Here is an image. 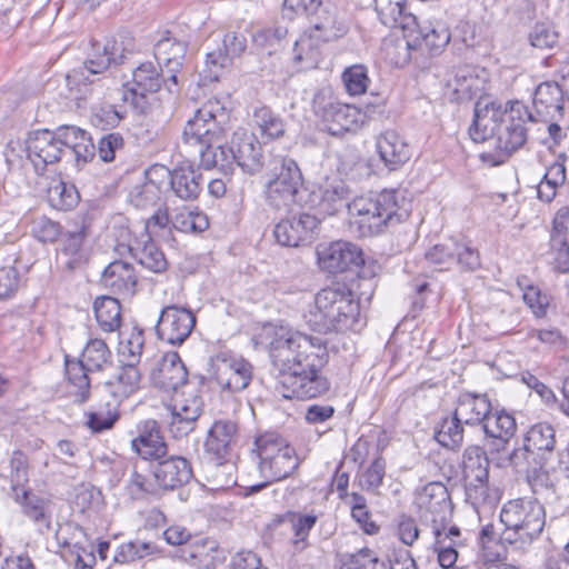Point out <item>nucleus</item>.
I'll list each match as a JSON object with an SVG mask.
<instances>
[{
  "mask_svg": "<svg viewBox=\"0 0 569 569\" xmlns=\"http://www.w3.org/2000/svg\"><path fill=\"white\" fill-rule=\"evenodd\" d=\"M253 121L262 139H278L286 132L283 119L268 107L256 109L253 112Z\"/></svg>",
  "mask_w": 569,
  "mask_h": 569,
  "instance_id": "44",
  "label": "nucleus"
},
{
  "mask_svg": "<svg viewBox=\"0 0 569 569\" xmlns=\"http://www.w3.org/2000/svg\"><path fill=\"white\" fill-rule=\"evenodd\" d=\"M386 462L382 458H377L362 473L360 485L368 491L376 492L382 485L385 477Z\"/></svg>",
  "mask_w": 569,
  "mask_h": 569,
  "instance_id": "63",
  "label": "nucleus"
},
{
  "mask_svg": "<svg viewBox=\"0 0 569 569\" xmlns=\"http://www.w3.org/2000/svg\"><path fill=\"white\" fill-rule=\"evenodd\" d=\"M342 569H387V565L376 557L369 548H362L348 556Z\"/></svg>",
  "mask_w": 569,
  "mask_h": 569,
  "instance_id": "60",
  "label": "nucleus"
},
{
  "mask_svg": "<svg viewBox=\"0 0 569 569\" xmlns=\"http://www.w3.org/2000/svg\"><path fill=\"white\" fill-rule=\"evenodd\" d=\"M62 546L67 548L64 557L74 561V569H93L96 565L94 546L88 539L82 527L66 523L58 533Z\"/></svg>",
  "mask_w": 569,
  "mask_h": 569,
  "instance_id": "19",
  "label": "nucleus"
},
{
  "mask_svg": "<svg viewBox=\"0 0 569 569\" xmlns=\"http://www.w3.org/2000/svg\"><path fill=\"white\" fill-rule=\"evenodd\" d=\"M316 40V36L309 30L306 31L296 41L293 47V60L298 64H302L305 69L316 68L320 61V44Z\"/></svg>",
  "mask_w": 569,
  "mask_h": 569,
  "instance_id": "43",
  "label": "nucleus"
},
{
  "mask_svg": "<svg viewBox=\"0 0 569 569\" xmlns=\"http://www.w3.org/2000/svg\"><path fill=\"white\" fill-rule=\"evenodd\" d=\"M227 119L224 106L218 99H209L188 120L182 134L184 142L200 147L222 142Z\"/></svg>",
  "mask_w": 569,
  "mask_h": 569,
  "instance_id": "8",
  "label": "nucleus"
},
{
  "mask_svg": "<svg viewBox=\"0 0 569 569\" xmlns=\"http://www.w3.org/2000/svg\"><path fill=\"white\" fill-rule=\"evenodd\" d=\"M350 28L347 16L335 4L326 3L310 19L309 31L318 42H331L345 37Z\"/></svg>",
  "mask_w": 569,
  "mask_h": 569,
  "instance_id": "20",
  "label": "nucleus"
},
{
  "mask_svg": "<svg viewBox=\"0 0 569 569\" xmlns=\"http://www.w3.org/2000/svg\"><path fill=\"white\" fill-rule=\"evenodd\" d=\"M271 363L278 370V390L286 399L325 395L330 383L321 375L329 355L320 338L280 327L269 343Z\"/></svg>",
  "mask_w": 569,
  "mask_h": 569,
  "instance_id": "1",
  "label": "nucleus"
},
{
  "mask_svg": "<svg viewBox=\"0 0 569 569\" xmlns=\"http://www.w3.org/2000/svg\"><path fill=\"white\" fill-rule=\"evenodd\" d=\"M107 410H97L88 415V426L94 432L110 429L119 418V405L113 401L106 402Z\"/></svg>",
  "mask_w": 569,
  "mask_h": 569,
  "instance_id": "58",
  "label": "nucleus"
},
{
  "mask_svg": "<svg viewBox=\"0 0 569 569\" xmlns=\"http://www.w3.org/2000/svg\"><path fill=\"white\" fill-rule=\"evenodd\" d=\"M190 557L194 565L204 569H216L226 560V551L212 539H201L191 546Z\"/></svg>",
  "mask_w": 569,
  "mask_h": 569,
  "instance_id": "41",
  "label": "nucleus"
},
{
  "mask_svg": "<svg viewBox=\"0 0 569 569\" xmlns=\"http://www.w3.org/2000/svg\"><path fill=\"white\" fill-rule=\"evenodd\" d=\"M188 43L167 32L158 40L153 48V54L160 70L167 74L166 88L168 91H178L183 68L187 63Z\"/></svg>",
  "mask_w": 569,
  "mask_h": 569,
  "instance_id": "9",
  "label": "nucleus"
},
{
  "mask_svg": "<svg viewBox=\"0 0 569 569\" xmlns=\"http://www.w3.org/2000/svg\"><path fill=\"white\" fill-rule=\"evenodd\" d=\"M144 347L143 330L133 327L129 333H123V339L119 343V356L123 363L137 365L140 362Z\"/></svg>",
  "mask_w": 569,
  "mask_h": 569,
  "instance_id": "48",
  "label": "nucleus"
},
{
  "mask_svg": "<svg viewBox=\"0 0 569 569\" xmlns=\"http://www.w3.org/2000/svg\"><path fill=\"white\" fill-rule=\"evenodd\" d=\"M500 521L505 526L500 535L501 543L523 549L541 535L546 526V511L535 499H512L502 506Z\"/></svg>",
  "mask_w": 569,
  "mask_h": 569,
  "instance_id": "5",
  "label": "nucleus"
},
{
  "mask_svg": "<svg viewBox=\"0 0 569 569\" xmlns=\"http://www.w3.org/2000/svg\"><path fill=\"white\" fill-rule=\"evenodd\" d=\"M138 437L132 439V449L144 460L161 459L167 455V445L156 420L149 419L138 425Z\"/></svg>",
  "mask_w": 569,
  "mask_h": 569,
  "instance_id": "26",
  "label": "nucleus"
},
{
  "mask_svg": "<svg viewBox=\"0 0 569 569\" xmlns=\"http://www.w3.org/2000/svg\"><path fill=\"white\" fill-rule=\"evenodd\" d=\"M233 471L234 465L232 460L217 461L209 459L206 466V480L216 489L226 488L236 482Z\"/></svg>",
  "mask_w": 569,
  "mask_h": 569,
  "instance_id": "52",
  "label": "nucleus"
},
{
  "mask_svg": "<svg viewBox=\"0 0 569 569\" xmlns=\"http://www.w3.org/2000/svg\"><path fill=\"white\" fill-rule=\"evenodd\" d=\"M196 326V316L191 310L174 305L161 310L156 326L159 339L170 345H182Z\"/></svg>",
  "mask_w": 569,
  "mask_h": 569,
  "instance_id": "13",
  "label": "nucleus"
},
{
  "mask_svg": "<svg viewBox=\"0 0 569 569\" xmlns=\"http://www.w3.org/2000/svg\"><path fill=\"white\" fill-rule=\"evenodd\" d=\"M47 198L52 208L67 211L77 206L79 193L73 184L60 180L48 188Z\"/></svg>",
  "mask_w": 569,
  "mask_h": 569,
  "instance_id": "47",
  "label": "nucleus"
},
{
  "mask_svg": "<svg viewBox=\"0 0 569 569\" xmlns=\"http://www.w3.org/2000/svg\"><path fill=\"white\" fill-rule=\"evenodd\" d=\"M111 352L107 343L101 339H92L84 347L81 359L89 370H102L104 365L110 362Z\"/></svg>",
  "mask_w": 569,
  "mask_h": 569,
  "instance_id": "51",
  "label": "nucleus"
},
{
  "mask_svg": "<svg viewBox=\"0 0 569 569\" xmlns=\"http://www.w3.org/2000/svg\"><path fill=\"white\" fill-rule=\"evenodd\" d=\"M10 480L12 493L23 489L29 481V461L21 450L13 451L10 458Z\"/></svg>",
  "mask_w": 569,
  "mask_h": 569,
  "instance_id": "57",
  "label": "nucleus"
},
{
  "mask_svg": "<svg viewBox=\"0 0 569 569\" xmlns=\"http://www.w3.org/2000/svg\"><path fill=\"white\" fill-rule=\"evenodd\" d=\"M93 310L99 327L106 332H113L121 325V306L117 298L111 296L98 297L93 302Z\"/></svg>",
  "mask_w": 569,
  "mask_h": 569,
  "instance_id": "38",
  "label": "nucleus"
},
{
  "mask_svg": "<svg viewBox=\"0 0 569 569\" xmlns=\"http://www.w3.org/2000/svg\"><path fill=\"white\" fill-rule=\"evenodd\" d=\"M442 530L439 526L433 528V535L436 537V541L433 543L435 551L438 555L439 565L449 569L455 566L458 559V551L453 545H446V541L442 539Z\"/></svg>",
  "mask_w": 569,
  "mask_h": 569,
  "instance_id": "62",
  "label": "nucleus"
},
{
  "mask_svg": "<svg viewBox=\"0 0 569 569\" xmlns=\"http://www.w3.org/2000/svg\"><path fill=\"white\" fill-rule=\"evenodd\" d=\"M482 429L486 437L492 439L497 446L496 449L499 450L515 436L517 423L513 416L505 411L490 412L482 425Z\"/></svg>",
  "mask_w": 569,
  "mask_h": 569,
  "instance_id": "35",
  "label": "nucleus"
},
{
  "mask_svg": "<svg viewBox=\"0 0 569 569\" xmlns=\"http://www.w3.org/2000/svg\"><path fill=\"white\" fill-rule=\"evenodd\" d=\"M563 89L556 81H545L537 86L533 93V113L538 121L555 119L563 109Z\"/></svg>",
  "mask_w": 569,
  "mask_h": 569,
  "instance_id": "29",
  "label": "nucleus"
},
{
  "mask_svg": "<svg viewBox=\"0 0 569 569\" xmlns=\"http://www.w3.org/2000/svg\"><path fill=\"white\" fill-rule=\"evenodd\" d=\"M541 457L535 452L523 441L521 447L515 448L507 457L509 465L517 471L529 473L530 470H536L537 466H541Z\"/></svg>",
  "mask_w": 569,
  "mask_h": 569,
  "instance_id": "53",
  "label": "nucleus"
},
{
  "mask_svg": "<svg viewBox=\"0 0 569 569\" xmlns=\"http://www.w3.org/2000/svg\"><path fill=\"white\" fill-rule=\"evenodd\" d=\"M416 505L422 517L430 519L433 528L446 529L451 518L452 503L447 487L441 482L426 485L416 497Z\"/></svg>",
  "mask_w": 569,
  "mask_h": 569,
  "instance_id": "12",
  "label": "nucleus"
},
{
  "mask_svg": "<svg viewBox=\"0 0 569 569\" xmlns=\"http://www.w3.org/2000/svg\"><path fill=\"white\" fill-rule=\"evenodd\" d=\"M100 283L109 292L128 299L137 292L138 274L132 263L113 260L103 269Z\"/></svg>",
  "mask_w": 569,
  "mask_h": 569,
  "instance_id": "21",
  "label": "nucleus"
},
{
  "mask_svg": "<svg viewBox=\"0 0 569 569\" xmlns=\"http://www.w3.org/2000/svg\"><path fill=\"white\" fill-rule=\"evenodd\" d=\"M350 226L359 237L380 234L392 223L407 218L396 190L357 197L348 204Z\"/></svg>",
  "mask_w": 569,
  "mask_h": 569,
  "instance_id": "4",
  "label": "nucleus"
},
{
  "mask_svg": "<svg viewBox=\"0 0 569 569\" xmlns=\"http://www.w3.org/2000/svg\"><path fill=\"white\" fill-rule=\"evenodd\" d=\"M166 77L152 62H143L132 72V87L124 92L123 99L130 101L140 112L146 111V94L157 92L162 84L166 87Z\"/></svg>",
  "mask_w": 569,
  "mask_h": 569,
  "instance_id": "18",
  "label": "nucleus"
},
{
  "mask_svg": "<svg viewBox=\"0 0 569 569\" xmlns=\"http://www.w3.org/2000/svg\"><path fill=\"white\" fill-rule=\"evenodd\" d=\"M174 229L184 233H199L208 229L209 219L200 211L183 208L171 219Z\"/></svg>",
  "mask_w": 569,
  "mask_h": 569,
  "instance_id": "49",
  "label": "nucleus"
},
{
  "mask_svg": "<svg viewBox=\"0 0 569 569\" xmlns=\"http://www.w3.org/2000/svg\"><path fill=\"white\" fill-rule=\"evenodd\" d=\"M152 466V475L158 488L163 491H172L187 485L192 478L190 462L179 456H171Z\"/></svg>",
  "mask_w": 569,
  "mask_h": 569,
  "instance_id": "23",
  "label": "nucleus"
},
{
  "mask_svg": "<svg viewBox=\"0 0 569 569\" xmlns=\"http://www.w3.org/2000/svg\"><path fill=\"white\" fill-rule=\"evenodd\" d=\"M159 170L170 178L171 189L180 199L194 200L200 194L203 180L199 168H194L192 164H182L172 171L164 167H160Z\"/></svg>",
  "mask_w": 569,
  "mask_h": 569,
  "instance_id": "27",
  "label": "nucleus"
},
{
  "mask_svg": "<svg viewBox=\"0 0 569 569\" xmlns=\"http://www.w3.org/2000/svg\"><path fill=\"white\" fill-rule=\"evenodd\" d=\"M123 50L114 40L107 41L103 46L93 44V52L84 62V68L91 74H99L108 70L112 64L120 63Z\"/></svg>",
  "mask_w": 569,
  "mask_h": 569,
  "instance_id": "36",
  "label": "nucleus"
},
{
  "mask_svg": "<svg viewBox=\"0 0 569 569\" xmlns=\"http://www.w3.org/2000/svg\"><path fill=\"white\" fill-rule=\"evenodd\" d=\"M13 499L20 505L22 513L37 525L49 529L51 523V506L49 498L41 497L30 489H20L13 492Z\"/></svg>",
  "mask_w": 569,
  "mask_h": 569,
  "instance_id": "30",
  "label": "nucleus"
},
{
  "mask_svg": "<svg viewBox=\"0 0 569 569\" xmlns=\"http://www.w3.org/2000/svg\"><path fill=\"white\" fill-rule=\"evenodd\" d=\"M320 221L316 216L300 213L279 221L273 234L277 242L283 247L309 244L318 234Z\"/></svg>",
  "mask_w": 569,
  "mask_h": 569,
  "instance_id": "14",
  "label": "nucleus"
},
{
  "mask_svg": "<svg viewBox=\"0 0 569 569\" xmlns=\"http://www.w3.org/2000/svg\"><path fill=\"white\" fill-rule=\"evenodd\" d=\"M527 279H518L517 283L522 290V298L526 305L532 310V312L542 317L547 312V307L549 306V298L547 295L542 293L539 288L526 283Z\"/></svg>",
  "mask_w": 569,
  "mask_h": 569,
  "instance_id": "56",
  "label": "nucleus"
},
{
  "mask_svg": "<svg viewBox=\"0 0 569 569\" xmlns=\"http://www.w3.org/2000/svg\"><path fill=\"white\" fill-rule=\"evenodd\" d=\"M555 429L551 425L539 422L529 428L523 441L540 457L543 452H551L555 448Z\"/></svg>",
  "mask_w": 569,
  "mask_h": 569,
  "instance_id": "46",
  "label": "nucleus"
},
{
  "mask_svg": "<svg viewBox=\"0 0 569 569\" xmlns=\"http://www.w3.org/2000/svg\"><path fill=\"white\" fill-rule=\"evenodd\" d=\"M150 377L156 387L169 392L186 385L188 371L180 356L172 351L161 358Z\"/></svg>",
  "mask_w": 569,
  "mask_h": 569,
  "instance_id": "24",
  "label": "nucleus"
},
{
  "mask_svg": "<svg viewBox=\"0 0 569 569\" xmlns=\"http://www.w3.org/2000/svg\"><path fill=\"white\" fill-rule=\"evenodd\" d=\"M27 152L36 171L42 173L48 166L61 160L64 149H61V142L56 131L43 129L29 134Z\"/></svg>",
  "mask_w": 569,
  "mask_h": 569,
  "instance_id": "17",
  "label": "nucleus"
},
{
  "mask_svg": "<svg viewBox=\"0 0 569 569\" xmlns=\"http://www.w3.org/2000/svg\"><path fill=\"white\" fill-rule=\"evenodd\" d=\"M87 228L81 226L73 231L62 232L59 238V251L67 258L68 269L73 270L88 260V253L84 249Z\"/></svg>",
  "mask_w": 569,
  "mask_h": 569,
  "instance_id": "33",
  "label": "nucleus"
},
{
  "mask_svg": "<svg viewBox=\"0 0 569 569\" xmlns=\"http://www.w3.org/2000/svg\"><path fill=\"white\" fill-rule=\"evenodd\" d=\"M66 378L68 381V392L73 397L74 402L83 403L90 396V379L88 373L91 371L80 360L64 358Z\"/></svg>",
  "mask_w": 569,
  "mask_h": 569,
  "instance_id": "34",
  "label": "nucleus"
},
{
  "mask_svg": "<svg viewBox=\"0 0 569 569\" xmlns=\"http://www.w3.org/2000/svg\"><path fill=\"white\" fill-rule=\"evenodd\" d=\"M198 420V405L191 406L187 416L170 409V419L168 421L169 432L174 438H182L192 432Z\"/></svg>",
  "mask_w": 569,
  "mask_h": 569,
  "instance_id": "54",
  "label": "nucleus"
},
{
  "mask_svg": "<svg viewBox=\"0 0 569 569\" xmlns=\"http://www.w3.org/2000/svg\"><path fill=\"white\" fill-rule=\"evenodd\" d=\"M261 478V483L251 486V492H258L272 482L290 477L299 467L300 460L289 442L276 432H266L254 441L251 451Z\"/></svg>",
  "mask_w": 569,
  "mask_h": 569,
  "instance_id": "6",
  "label": "nucleus"
},
{
  "mask_svg": "<svg viewBox=\"0 0 569 569\" xmlns=\"http://www.w3.org/2000/svg\"><path fill=\"white\" fill-rule=\"evenodd\" d=\"M210 373L221 389L239 392L249 386L252 366L243 358L221 352L211 359Z\"/></svg>",
  "mask_w": 569,
  "mask_h": 569,
  "instance_id": "10",
  "label": "nucleus"
},
{
  "mask_svg": "<svg viewBox=\"0 0 569 569\" xmlns=\"http://www.w3.org/2000/svg\"><path fill=\"white\" fill-rule=\"evenodd\" d=\"M159 193V188L149 180L130 193V201L137 208H148L157 202Z\"/></svg>",
  "mask_w": 569,
  "mask_h": 569,
  "instance_id": "64",
  "label": "nucleus"
},
{
  "mask_svg": "<svg viewBox=\"0 0 569 569\" xmlns=\"http://www.w3.org/2000/svg\"><path fill=\"white\" fill-rule=\"evenodd\" d=\"M457 249L458 242L450 240L433 246L425 253V258L431 264L439 266L440 269H443L456 262Z\"/></svg>",
  "mask_w": 569,
  "mask_h": 569,
  "instance_id": "59",
  "label": "nucleus"
},
{
  "mask_svg": "<svg viewBox=\"0 0 569 569\" xmlns=\"http://www.w3.org/2000/svg\"><path fill=\"white\" fill-rule=\"evenodd\" d=\"M318 517L316 515H301L296 512H286L282 516H277L272 520V525L277 526L281 522L288 521L293 531V545L297 549L303 550L308 547V536L315 527Z\"/></svg>",
  "mask_w": 569,
  "mask_h": 569,
  "instance_id": "40",
  "label": "nucleus"
},
{
  "mask_svg": "<svg viewBox=\"0 0 569 569\" xmlns=\"http://www.w3.org/2000/svg\"><path fill=\"white\" fill-rule=\"evenodd\" d=\"M317 113L322 118L327 131L332 136L357 131L365 121V114L355 106L329 101L320 106L316 101Z\"/></svg>",
  "mask_w": 569,
  "mask_h": 569,
  "instance_id": "16",
  "label": "nucleus"
},
{
  "mask_svg": "<svg viewBox=\"0 0 569 569\" xmlns=\"http://www.w3.org/2000/svg\"><path fill=\"white\" fill-rule=\"evenodd\" d=\"M141 372L137 365L123 363L114 380L104 385V392L111 401L120 406L121 401L133 395L140 387Z\"/></svg>",
  "mask_w": 569,
  "mask_h": 569,
  "instance_id": "32",
  "label": "nucleus"
},
{
  "mask_svg": "<svg viewBox=\"0 0 569 569\" xmlns=\"http://www.w3.org/2000/svg\"><path fill=\"white\" fill-rule=\"evenodd\" d=\"M465 423L453 412L451 418L442 420L440 428L436 431V440L446 448L456 449L460 447L463 441V428Z\"/></svg>",
  "mask_w": 569,
  "mask_h": 569,
  "instance_id": "50",
  "label": "nucleus"
},
{
  "mask_svg": "<svg viewBox=\"0 0 569 569\" xmlns=\"http://www.w3.org/2000/svg\"><path fill=\"white\" fill-rule=\"evenodd\" d=\"M130 251L146 269L156 273L167 270L168 262L163 252L149 237L142 247L130 248Z\"/></svg>",
  "mask_w": 569,
  "mask_h": 569,
  "instance_id": "45",
  "label": "nucleus"
},
{
  "mask_svg": "<svg viewBox=\"0 0 569 569\" xmlns=\"http://www.w3.org/2000/svg\"><path fill=\"white\" fill-rule=\"evenodd\" d=\"M462 473L466 481L489 479V460L480 446H468L462 455Z\"/></svg>",
  "mask_w": 569,
  "mask_h": 569,
  "instance_id": "39",
  "label": "nucleus"
},
{
  "mask_svg": "<svg viewBox=\"0 0 569 569\" xmlns=\"http://www.w3.org/2000/svg\"><path fill=\"white\" fill-rule=\"evenodd\" d=\"M453 412L465 425H483L491 412V402L487 395L462 393Z\"/></svg>",
  "mask_w": 569,
  "mask_h": 569,
  "instance_id": "31",
  "label": "nucleus"
},
{
  "mask_svg": "<svg viewBox=\"0 0 569 569\" xmlns=\"http://www.w3.org/2000/svg\"><path fill=\"white\" fill-rule=\"evenodd\" d=\"M231 147L234 162L247 173L254 174L263 168V153L257 137L246 129L233 132Z\"/></svg>",
  "mask_w": 569,
  "mask_h": 569,
  "instance_id": "22",
  "label": "nucleus"
},
{
  "mask_svg": "<svg viewBox=\"0 0 569 569\" xmlns=\"http://www.w3.org/2000/svg\"><path fill=\"white\" fill-rule=\"evenodd\" d=\"M317 261L320 269L329 273H340L360 268L365 260L362 250L348 241H335L317 247Z\"/></svg>",
  "mask_w": 569,
  "mask_h": 569,
  "instance_id": "11",
  "label": "nucleus"
},
{
  "mask_svg": "<svg viewBox=\"0 0 569 569\" xmlns=\"http://www.w3.org/2000/svg\"><path fill=\"white\" fill-rule=\"evenodd\" d=\"M240 439L239 427L229 419L216 420L208 430L204 451L209 459L217 461L232 460Z\"/></svg>",
  "mask_w": 569,
  "mask_h": 569,
  "instance_id": "15",
  "label": "nucleus"
},
{
  "mask_svg": "<svg viewBox=\"0 0 569 569\" xmlns=\"http://www.w3.org/2000/svg\"><path fill=\"white\" fill-rule=\"evenodd\" d=\"M406 2H390L387 8L375 6L380 22L387 28L402 30L403 34L416 28L417 17L406 11Z\"/></svg>",
  "mask_w": 569,
  "mask_h": 569,
  "instance_id": "37",
  "label": "nucleus"
},
{
  "mask_svg": "<svg viewBox=\"0 0 569 569\" xmlns=\"http://www.w3.org/2000/svg\"><path fill=\"white\" fill-rule=\"evenodd\" d=\"M377 151L380 159L390 170L405 164L411 157V147L395 130H386L377 137Z\"/></svg>",
  "mask_w": 569,
  "mask_h": 569,
  "instance_id": "28",
  "label": "nucleus"
},
{
  "mask_svg": "<svg viewBox=\"0 0 569 569\" xmlns=\"http://www.w3.org/2000/svg\"><path fill=\"white\" fill-rule=\"evenodd\" d=\"M342 81L349 94H362L370 82L368 70L363 64L351 66L343 71Z\"/></svg>",
  "mask_w": 569,
  "mask_h": 569,
  "instance_id": "55",
  "label": "nucleus"
},
{
  "mask_svg": "<svg viewBox=\"0 0 569 569\" xmlns=\"http://www.w3.org/2000/svg\"><path fill=\"white\" fill-rule=\"evenodd\" d=\"M31 232L36 239L43 243L54 242L61 237L62 228L58 222L41 216L33 219Z\"/></svg>",
  "mask_w": 569,
  "mask_h": 569,
  "instance_id": "61",
  "label": "nucleus"
},
{
  "mask_svg": "<svg viewBox=\"0 0 569 569\" xmlns=\"http://www.w3.org/2000/svg\"><path fill=\"white\" fill-rule=\"evenodd\" d=\"M466 493L467 499L476 509L480 507L492 508L501 498L500 490L491 487L488 479L466 481Z\"/></svg>",
  "mask_w": 569,
  "mask_h": 569,
  "instance_id": "42",
  "label": "nucleus"
},
{
  "mask_svg": "<svg viewBox=\"0 0 569 569\" xmlns=\"http://www.w3.org/2000/svg\"><path fill=\"white\" fill-rule=\"evenodd\" d=\"M267 176L264 197L271 208L290 210L300 203L302 173L293 159L279 154L271 157Z\"/></svg>",
  "mask_w": 569,
  "mask_h": 569,
  "instance_id": "7",
  "label": "nucleus"
},
{
  "mask_svg": "<svg viewBox=\"0 0 569 569\" xmlns=\"http://www.w3.org/2000/svg\"><path fill=\"white\" fill-rule=\"evenodd\" d=\"M403 37L407 38L406 46L408 48L425 46L430 51H438L449 43L451 34L443 21L435 20L423 26L417 21V27L407 30Z\"/></svg>",
  "mask_w": 569,
  "mask_h": 569,
  "instance_id": "25",
  "label": "nucleus"
},
{
  "mask_svg": "<svg viewBox=\"0 0 569 569\" xmlns=\"http://www.w3.org/2000/svg\"><path fill=\"white\" fill-rule=\"evenodd\" d=\"M360 306L345 283H336L318 291L313 306L306 316L309 326L321 333L356 330Z\"/></svg>",
  "mask_w": 569,
  "mask_h": 569,
  "instance_id": "3",
  "label": "nucleus"
},
{
  "mask_svg": "<svg viewBox=\"0 0 569 569\" xmlns=\"http://www.w3.org/2000/svg\"><path fill=\"white\" fill-rule=\"evenodd\" d=\"M535 122H538V119L521 101H509L502 109L496 102L480 100L475 107L469 134L475 142L496 137L498 152H483L481 159L490 166H499L525 146L528 139V124Z\"/></svg>",
  "mask_w": 569,
  "mask_h": 569,
  "instance_id": "2",
  "label": "nucleus"
}]
</instances>
